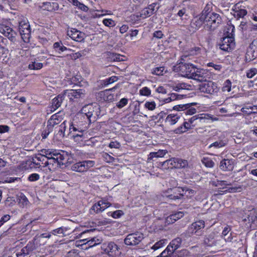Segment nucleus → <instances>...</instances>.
<instances>
[{
  "label": "nucleus",
  "mask_w": 257,
  "mask_h": 257,
  "mask_svg": "<svg viewBox=\"0 0 257 257\" xmlns=\"http://www.w3.org/2000/svg\"><path fill=\"white\" fill-rule=\"evenodd\" d=\"M97 106H94L92 104H88L84 106L80 112L76 115V118L81 119L82 124H90L95 122L98 115Z\"/></svg>",
  "instance_id": "nucleus-1"
},
{
  "label": "nucleus",
  "mask_w": 257,
  "mask_h": 257,
  "mask_svg": "<svg viewBox=\"0 0 257 257\" xmlns=\"http://www.w3.org/2000/svg\"><path fill=\"white\" fill-rule=\"evenodd\" d=\"M241 222L246 229H255L257 228V210L255 209L247 210Z\"/></svg>",
  "instance_id": "nucleus-2"
},
{
  "label": "nucleus",
  "mask_w": 257,
  "mask_h": 257,
  "mask_svg": "<svg viewBox=\"0 0 257 257\" xmlns=\"http://www.w3.org/2000/svg\"><path fill=\"white\" fill-rule=\"evenodd\" d=\"M185 188L181 187L169 188L168 190L164 192L165 194L162 195V201H168L169 200H178L184 196V192Z\"/></svg>",
  "instance_id": "nucleus-3"
},
{
  "label": "nucleus",
  "mask_w": 257,
  "mask_h": 257,
  "mask_svg": "<svg viewBox=\"0 0 257 257\" xmlns=\"http://www.w3.org/2000/svg\"><path fill=\"white\" fill-rule=\"evenodd\" d=\"M187 56H182L181 60L185 61L184 59H186ZM179 70L181 76L192 79L193 75L195 73L196 67L190 63H186L181 61L179 63Z\"/></svg>",
  "instance_id": "nucleus-4"
},
{
  "label": "nucleus",
  "mask_w": 257,
  "mask_h": 257,
  "mask_svg": "<svg viewBox=\"0 0 257 257\" xmlns=\"http://www.w3.org/2000/svg\"><path fill=\"white\" fill-rule=\"evenodd\" d=\"M234 29V27H232L231 32L229 33L228 32L227 33L228 34L222 38L218 44L219 46V48L223 50L224 51L229 52L233 50L235 47V42H234V38L233 36V34L232 32H233V30Z\"/></svg>",
  "instance_id": "nucleus-5"
},
{
  "label": "nucleus",
  "mask_w": 257,
  "mask_h": 257,
  "mask_svg": "<svg viewBox=\"0 0 257 257\" xmlns=\"http://www.w3.org/2000/svg\"><path fill=\"white\" fill-rule=\"evenodd\" d=\"M205 19V26L204 27L205 29L210 31L216 29L222 22L220 16L213 12L209 14Z\"/></svg>",
  "instance_id": "nucleus-6"
},
{
  "label": "nucleus",
  "mask_w": 257,
  "mask_h": 257,
  "mask_svg": "<svg viewBox=\"0 0 257 257\" xmlns=\"http://www.w3.org/2000/svg\"><path fill=\"white\" fill-rule=\"evenodd\" d=\"M199 89L201 92L209 94H213L218 91L217 84L211 81H206L199 84Z\"/></svg>",
  "instance_id": "nucleus-7"
},
{
  "label": "nucleus",
  "mask_w": 257,
  "mask_h": 257,
  "mask_svg": "<svg viewBox=\"0 0 257 257\" xmlns=\"http://www.w3.org/2000/svg\"><path fill=\"white\" fill-rule=\"evenodd\" d=\"M144 239V235L141 232H136L128 234L124 239V243L127 245H136Z\"/></svg>",
  "instance_id": "nucleus-8"
},
{
  "label": "nucleus",
  "mask_w": 257,
  "mask_h": 257,
  "mask_svg": "<svg viewBox=\"0 0 257 257\" xmlns=\"http://www.w3.org/2000/svg\"><path fill=\"white\" fill-rule=\"evenodd\" d=\"M168 153V151L167 150L162 149V167L166 169L177 168L176 166L177 161L176 158H172L164 160V159H165V155Z\"/></svg>",
  "instance_id": "nucleus-9"
},
{
  "label": "nucleus",
  "mask_w": 257,
  "mask_h": 257,
  "mask_svg": "<svg viewBox=\"0 0 257 257\" xmlns=\"http://www.w3.org/2000/svg\"><path fill=\"white\" fill-rule=\"evenodd\" d=\"M0 32L12 42L16 41L17 34L10 27L3 26L0 28Z\"/></svg>",
  "instance_id": "nucleus-10"
},
{
  "label": "nucleus",
  "mask_w": 257,
  "mask_h": 257,
  "mask_svg": "<svg viewBox=\"0 0 257 257\" xmlns=\"http://www.w3.org/2000/svg\"><path fill=\"white\" fill-rule=\"evenodd\" d=\"M111 204L109 202L101 200L92 206L90 209V213H92V211H93L96 213H99L104 211Z\"/></svg>",
  "instance_id": "nucleus-11"
},
{
  "label": "nucleus",
  "mask_w": 257,
  "mask_h": 257,
  "mask_svg": "<svg viewBox=\"0 0 257 257\" xmlns=\"http://www.w3.org/2000/svg\"><path fill=\"white\" fill-rule=\"evenodd\" d=\"M257 58V46L253 42L250 44L245 54V60L250 62Z\"/></svg>",
  "instance_id": "nucleus-12"
},
{
  "label": "nucleus",
  "mask_w": 257,
  "mask_h": 257,
  "mask_svg": "<svg viewBox=\"0 0 257 257\" xmlns=\"http://www.w3.org/2000/svg\"><path fill=\"white\" fill-rule=\"evenodd\" d=\"M208 75L205 70L196 68L192 79L203 83L207 81V78H208Z\"/></svg>",
  "instance_id": "nucleus-13"
},
{
  "label": "nucleus",
  "mask_w": 257,
  "mask_h": 257,
  "mask_svg": "<svg viewBox=\"0 0 257 257\" xmlns=\"http://www.w3.org/2000/svg\"><path fill=\"white\" fill-rule=\"evenodd\" d=\"M101 248L105 252L109 254L110 252L113 253L118 249L117 245L113 242H106L103 243Z\"/></svg>",
  "instance_id": "nucleus-14"
},
{
  "label": "nucleus",
  "mask_w": 257,
  "mask_h": 257,
  "mask_svg": "<svg viewBox=\"0 0 257 257\" xmlns=\"http://www.w3.org/2000/svg\"><path fill=\"white\" fill-rule=\"evenodd\" d=\"M67 34L76 41L81 42L83 40L84 34L75 29H72L71 30L68 31Z\"/></svg>",
  "instance_id": "nucleus-15"
},
{
  "label": "nucleus",
  "mask_w": 257,
  "mask_h": 257,
  "mask_svg": "<svg viewBox=\"0 0 257 257\" xmlns=\"http://www.w3.org/2000/svg\"><path fill=\"white\" fill-rule=\"evenodd\" d=\"M204 227L205 222L202 220H199L192 223L188 228V231L191 233H194Z\"/></svg>",
  "instance_id": "nucleus-16"
},
{
  "label": "nucleus",
  "mask_w": 257,
  "mask_h": 257,
  "mask_svg": "<svg viewBox=\"0 0 257 257\" xmlns=\"http://www.w3.org/2000/svg\"><path fill=\"white\" fill-rule=\"evenodd\" d=\"M61 113V112H59L52 115L50 119L48 121L47 127H53L54 125L59 123L63 119Z\"/></svg>",
  "instance_id": "nucleus-17"
},
{
  "label": "nucleus",
  "mask_w": 257,
  "mask_h": 257,
  "mask_svg": "<svg viewBox=\"0 0 257 257\" xmlns=\"http://www.w3.org/2000/svg\"><path fill=\"white\" fill-rule=\"evenodd\" d=\"M219 167L222 171H232L234 168L233 162L232 160L223 159L220 162Z\"/></svg>",
  "instance_id": "nucleus-18"
},
{
  "label": "nucleus",
  "mask_w": 257,
  "mask_h": 257,
  "mask_svg": "<svg viewBox=\"0 0 257 257\" xmlns=\"http://www.w3.org/2000/svg\"><path fill=\"white\" fill-rule=\"evenodd\" d=\"M34 248V244L33 243L29 242L21 250L20 252L17 253V257H24L32 252Z\"/></svg>",
  "instance_id": "nucleus-19"
},
{
  "label": "nucleus",
  "mask_w": 257,
  "mask_h": 257,
  "mask_svg": "<svg viewBox=\"0 0 257 257\" xmlns=\"http://www.w3.org/2000/svg\"><path fill=\"white\" fill-rule=\"evenodd\" d=\"M205 18L204 16H199L196 17L191 22V26L192 27H194L196 29L200 28L203 24L205 26Z\"/></svg>",
  "instance_id": "nucleus-20"
},
{
  "label": "nucleus",
  "mask_w": 257,
  "mask_h": 257,
  "mask_svg": "<svg viewBox=\"0 0 257 257\" xmlns=\"http://www.w3.org/2000/svg\"><path fill=\"white\" fill-rule=\"evenodd\" d=\"M114 87L111 89L100 91L98 93V96L103 101H111L113 99V95L109 94L110 91H112L115 89Z\"/></svg>",
  "instance_id": "nucleus-21"
},
{
  "label": "nucleus",
  "mask_w": 257,
  "mask_h": 257,
  "mask_svg": "<svg viewBox=\"0 0 257 257\" xmlns=\"http://www.w3.org/2000/svg\"><path fill=\"white\" fill-rule=\"evenodd\" d=\"M41 8L43 10L52 12L57 10L59 8V5L57 3L47 2L43 3L41 6Z\"/></svg>",
  "instance_id": "nucleus-22"
},
{
  "label": "nucleus",
  "mask_w": 257,
  "mask_h": 257,
  "mask_svg": "<svg viewBox=\"0 0 257 257\" xmlns=\"http://www.w3.org/2000/svg\"><path fill=\"white\" fill-rule=\"evenodd\" d=\"M84 90L82 89H71L68 90L67 92L68 96L70 97V99L72 98H78L80 97H83L84 95Z\"/></svg>",
  "instance_id": "nucleus-23"
},
{
  "label": "nucleus",
  "mask_w": 257,
  "mask_h": 257,
  "mask_svg": "<svg viewBox=\"0 0 257 257\" xmlns=\"http://www.w3.org/2000/svg\"><path fill=\"white\" fill-rule=\"evenodd\" d=\"M215 235L216 233L214 232H212L206 236L204 240V244L208 246L216 245V241L215 240Z\"/></svg>",
  "instance_id": "nucleus-24"
},
{
  "label": "nucleus",
  "mask_w": 257,
  "mask_h": 257,
  "mask_svg": "<svg viewBox=\"0 0 257 257\" xmlns=\"http://www.w3.org/2000/svg\"><path fill=\"white\" fill-rule=\"evenodd\" d=\"M64 99V95H58L55 97L53 100L51 104V109H53V110H56L61 106V104ZM51 111H53L51 109Z\"/></svg>",
  "instance_id": "nucleus-25"
},
{
  "label": "nucleus",
  "mask_w": 257,
  "mask_h": 257,
  "mask_svg": "<svg viewBox=\"0 0 257 257\" xmlns=\"http://www.w3.org/2000/svg\"><path fill=\"white\" fill-rule=\"evenodd\" d=\"M53 48L55 52L58 54H61L62 52L67 51L70 50V49L66 48L63 44L61 41L57 42L54 43Z\"/></svg>",
  "instance_id": "nucleus-26"
},
{
  "label": "nucleus",
  "mask_w": 257,
  "mask_h": 257,
  "mask_svg": "<svg viewBox=\"0 0 257 257\" xmlns=\"http://www.w3.org/2000/svg\"><path fill=\"white\" fill-rule=\"evenodd\" d=\"M152 15V11H149L148 7L144 8L141 11L140 16L133 15L131 16L135 20H138L139 18H145Z\"/></svg>",
  "instance_id": "nucleus-27"
},
{
  "label": "nucleus",
  "mask_w": 257,
  "mask_h": 257,
  "mask_svg": "<svg viewBox=\"0 0 257 257\" xmlns=\"http://www.w3.org/2000/svg\"><path fill=\"white\" fill-rule=\"evenodd\" d=\"M20 34L21 35L22 39L25 42H29L31 35V28L24 30H21Z\"/></svg>",
  "instance_id": "nucleus-28"
},
{
  "label": "nucleus",
  "mask_w": 257,
  "mask_h": 257,
  "mask_svg": "<svg viewBox=\"0 0 257 257\" xmlns=\"http://www.w3.org/2000/svg\"><path fill=\"white\" fill-rule=\"evenodd\" d=\"M179 119L180 116L178 114H169L165 118V122L169 124L173 125L175 124Z\"/></svg>",
  "instance_id": "nucleus-29"
},
{
  "label": "nucleus",
  "mask_w": 257,
  "mask_h": 257,
  "mask_svg": "<svg viewBox=\"0 0 257 257\" xmlns=\"http://www.w3.org/2000/svg\"><path fill=\"white\" fill-rule=\"evenodd\" d=\"M71 169L75 172H86L85 169L84 168V166H83V164L82 163V162H77L74 164H73L71 167Z\"/></svg>",
  "instance_id": "nucleus-30"
},
{
  "label": "nucleus",
  "mask_w": 257,
  "mask_h": 257,
  "mask_svg": "<svg viewBox=\"0 0 257 257\" xmlns=\"http://www.w3.org/2000/svg\"><path fill=\"white\" fill-rule=\"evenodd\" d=\"M170 96L167 98H162V101L165 103L170 102L173 100H175L178 99H181L183 95H179L176 93H171L169 94Z\"/></svg>",
  "instance_id": "nucleus-31"
},
{
  "label": "nucleus",
  "mask_w": 257,
  "mask_h": 257,
  "mask_svg": "<svg viewBox=\"0 0 257 257\" xmlns=\"http://www.w3.org/2000/svg\"><path fill=\"white\" fill-rule=\"evenodd\" d=\"M190 255V252L186 249L180 250H176L173 254V257H189Z\"/></svg>",
  "instance_id": "nucleus-32"
},
{
  "label": "nucleus",
  "mask_w": 257,
  "mask_h": 257,
  "mask_svg": "<svg viewBox=\"0 0 257 257\" xmlns=\"http://www.w3.org/2000/svg\"><path fill=\"white\" fill-rule=\"evenodd\" d=\"M190 125L187 123V121H184L181 125L174 130L176 134H181L185 132L189 129Z\"/></svg>",
  "instance_id": "nucleus-33"
},
{
  "label": "nucleus",
  "mask_w": 257,
  "mask_h": 257,
  "mask_svg": "<svg viewBox=\"0 0 257 257\" xmlns=\"http://www.w3.org/2000/svg\"><path fill=\"white\" fill-rule=\"evenodd\" d=\"M89 53V49H84L82 51H80L77 53L72 54L70 55L71 59L76 60L82 56H84L86 55L87 53Z\"/></svg>",
  "instance_id": "nucleus-34"
},
{
  "label": "nucleus",
  "mask_w": 257,
  "mask_h": 257,
  "mask_svg": "<svg viewBox=\"0 0 257 257\" xmlns=\"http://www.w3.org/2000/svg\"><path fill=\"white\" fill-rule=\"evenodd\" d=\"M74 6L77 7L80 10L87 12L88 10V8L84 5V4L80 3L78 0H68Z\"/></svg>",
  "instance_id": "nucleus-35"
},
{
  "label": "nucleus",
  "mask_w": 257,
  "mask_h": 257,
  "mask_svg": "<svg viewBox=\"0 0 257 257\" xmlns=\"http://www.w3.org/2000/svg\"><path fill=\"white\" fill-rule=\"evenodd\" d=\"M195 103H187L185 104H179L177 105H175L173 107V109L177 110V111H182V110H186L187 108L190 107L193 105H195Z\"/></svg>",
  "instance_id": "nucleus-36"
},
{
  "label": "nucleus",
  "mask_w": 257,
  "mask_h": 257,
  "mask_svg": "<svg viewBox=\"0 0 257 257\" xmlns=\"http://www.w3.org/2000/svg\"><path fill=\"white\" fill-rule=\"evenodd\" d=\"M41 152L44 158L48 159V157L55 156L56 154V150H50V149H42Z\"/></svg>",
  "instance_id": "nucleus-37"
},
{
  "label": "nucleus",
  "mask_w": 257,
  "mask_h": 257,
  "mask_svg": "<svg viewBox=\"0 0 257 257\" xmlns=\"http://www.w3.org/2000/svg\"><path fill=\"white\" fill-rule=\"evenodd\" d=\"M241 111L247 114L255 113L257 112V105H253L251 108H248L247 106L242 108Z\"/></svg>",
  "instance_id": "nucleus-38"
},
{
  "label": "nucleus",
  "mask_w": 257,
  "mask_h": 257,
  "mask_svg": "<svg viewBox=\"0 0 257 257\" xmlns=\"http://www.w3.org/2000/svg\"><path fill=\"white\" fill-rule=\"evenodd\" d=\"M55 157H56V159L57 160L58 165H60L66 164L65 157L63 154H61L56 151Z\"/></svg>",
  "instance_id": "nucleus-39"
},
{
  "label": "nucleus",
  "mask_w": 257,
  "mask_h": 257,
  "mask_svg": "<svg viewBox=\"0 0 257 257\" xmlns=\"http://www.w3.org/2000/svg\"><path fill=\"white\" fill-rule=\"evenodd\" d=\"M70 130H73V131L76 132L78 131V132L82 134L83 132L84 131L83 128H81V127H79L78 125H76L74 124V123H73L72 125L70 127ZM82 136V134H76L74 135L73 137L74 138H75L76 137H81Z\"/></svg>",
  "instance_id": "nucleus-40"
},
{
  "label": "nucleus",
  "mask_w": 257,
  "mask_h": 257,
  "mask_svg": "<svg viewBox=\"0 0 257 257\" xmlns=\"http://www.w3.org/2000/svg\"><path fill=\"white\" fill-rule=\"evenodd\" d=\"M43 63L35 61L29 64L28 68L31 70H39L43 67Z\"/></svg>",
  "instance_id": "nucleus-41"
},
{
  "label": "nucleus",
  "mask_w": 257,
  "mask_h": 257,
  "mask_svg": "<svg viewBox=\"0 0 257 257\" xmlns=\"http://www.w3.org/2000/svg\"><path fill=\"white\" fill-rule=\"evenodd\" d=\"M182 238L180 237H177L172 240L170 243L171 244V245H172V246H173V248L176 250L180 246Z\"/></svg>",
  "instance_id": "nucleus-42"
},
{
  "label": "nucleus",
  "mask_w": 257,
  "mask_h": 257,
  "mask_svg": "<svg viewBox=\"0 0 257 257\" xmlns=\"http://www.w3.org/2000/svg\"><path fill=\"white\" fill-rule=\"evenodd\" d=\"M202 162L206 167L212 168L214 165V162L208 158H203Z\"/></svg>",
  "instance_id": "nucleus-43"
},
{
  "label": "nucleus",
  "mask_w": 257,
  "mask_h": 257,
  "mask_svg": "<svg viewBox=\"0 0 257 257\" xmlns=\"http://www.w3.org/2000/svg\"><path fill=\"white\" fill-rule=\"evenodd\" d=\"M58 135H59L60 137H64V132L66 128L65 125V121L62 122L58 127Z\"/></svg>",
  "instance_id": "nucleus-44"
},
{
  "label": "nucleus",
  "mask_w": 257,
  "mask_h": 257,
  "mask_svg": "<svg viewBox=\"0 0 257 257\" xmlns=\"http://www.w3.org/2000/svg\"><path fill=\"white\" fill-rule=\"evenodd\" d=\"M231 82L229 79H227L224 82L222 90L223 92H229L231 90Z\"/></svg>",
  "instance_id": "nucleus-45"
},
{
  "label": "nucleus",
  "mask_w": 257,
  "mask_h": 257,
  "mask_svg": "<svg viewBox=\"0 0 257 257\" xmlns=\"http://www.w3.org/2000/svg\"><path fill=\"white\" fill-rule=\"evenodd\" d=\"M247 14V11L245 9H239L234 12V17L237 18H243Z\"/></svg>",
  "instance_id": "nucleus-46"
},
{
  "label": "nucleus",
  "mask_w": 257,
  "mask_h": 257,
  "mask_svg": "<svg viewBox=\"0 0 257 257\" xmlns=\"http://www.w3.org/2000/svg\"><path fill=\"white\" fill-rule=\"evenodd\" d=\"M176 161H177L176 165L177 168H185L188 166V162L187 160L176 159Z\"/></svg>",
  "instance_id": "nucleus-47"
},
{
  "label": "nucleus",
  "mask_w": 257,
  "mask_h": 257,
  "mask_svg": "<svg viewBox=\"0 0 257 257\" xmlns=\"http://www.w3.org/2000/svg\"><path fill=\"white\" fill-rule=\"evenodd\" d=\"M205 114H200L198 115H195L196 116V122L197 124V125H199L202 123L205 122V119L206 118L205 117Z\"/></svg>",
  "instance_id": "nucleus-48"
},
{
  "label": "nucleus",
  "mask_w": 257,
  "mask_h": 257,
  "mask_svg": "<svg viewBox=\"0 0 257 257\" xmlns=\"http://www.w3.org/2000/svg\"><path fill=\"white\" fill-rule=\"evenodd\" d=\"M28 28H30V25L29 23L25 21H22L19 22V32H20L21 30H24Z\"/></svg>",
  "instance_id": "nucleus-49"
},
{
  "label": "nucleus",
  "mask_w": 257,
  "mask_h": 257,
  "mask_svg": "<svg viewBox=\"0 0 257 257\" xmlns=\"http://www.w3.org/2000/svg\"><path fill=\"white\" fill-rule=\"evenodd\" d=\"M196 116L195 115L193 116L190 119H189L188 121H187V123L188 124L189 126V129L192 128L196 126H197V124L196 122Z\"/></svg>",
  "instance_id": "nucleus-50"
},
{
  "label": "nucleus",
  "mask_w": 257,
  "mask_h": 257,
  "mask_svg": "<svg viewBox=\"0 0 257 257\" xmlns=\"http://www.w3.org/2000/svg\"><path fill=\"white\" fill-rule=\"evenodd\" d=\"M85 169L86 171H87L89 168L92 167L95 165V162L93 161L87 160V161H82Z\"/></svg>",
  "instance_id": "nucleus-51"
},
{
  "label": "nucleus",
  "mask_w": 257,
  "mask_h": 257,
  "mask_svg": "<svg viewBox=\"0 0 257 257\" xmlns=\"http://www.w3.org/2000/svg\"><path fill=\"white\" fill-rule=\"evenodd\" d=\"M108 214L114 218H118L123 214V213L122 210H117L112 212H109Z\"/></svg>",
  "instance_id": "nucleus-52"
},
{
  "label": "nucleus",
  "mask_w": 257,
  "mask_h": 257,
  "mask_svg": "<svg viewBox=\"0 0 257 257\" xmlns=\"http://www.w3.org/2000/svg\"><path fill=\"white\" fill-rule=\"evenodd\" d=\"M118 78L116 76H113L103 80V83L104 86H106L117 80Z\"/></svg>",
  "instance_id": "nucleus-53"
},
{
  "label": "nucleus",
  "mask_w": 257,
  "mask_h": 257,
  "mask_svg": "<svg viewBox=\"0 0 257 257\" xmlns=\"http://www.w3.org/2000/svg\"><path fill=\"white\" fill-rule=\"evenodd\" d=\"M57 164V160L56 159V157H48V160L44 163L45 166H47L49 165H54V164Z\"/></svg>",
  "instance_id": "nucleus-54"
},
{
  "label": "nucleus",
  "mask_w": 257,
  "mask_h": 257,
  "mask_svg": "<svg viewBox=\"0 0 257 257\" xmlns=\"http://www.w3.org/2000/svg\"><path fill=\"white\" fill-rule=\"evenodd\" d=\"M100 241V239L97 238V237H93L91 238L90 240H88L87 243L90 246H93L99 244Z\"/></svg>",
  "instance_id": "nucleus-55"
},
{
  "label": "nucleus",
  "mask_w": 257,
  "mask_h": 257,
  "mask_svg": "<svg viewBox=\"0 0 257 257\" xmlns=\"http://www.w3.org/2000/svg\"><path fill=\"white\" fill-rule=\"evenodd\" d=\"M161 38V31H157L154 33L152 41L154 43H159V39Z\"/></svg>",
  "instance_id": "nucleus-56"
},
{
  "label": "nucleus",
  "mask_w": 257,
  "mask_h": 257,
  "mask_svg": "<svg viewBox=\"0 0 257 257\" xmlns=\"http://www.w3.org/2000/svg\"><path fill=\"white\" fill-rule=\"evenodd\" d=\"M128 102L127 99L125 98H123L121 99L117 103L116 106L119 108H121L124 106H125Z\"/></svg>",
  "instance_id": "nucleus-57"
},
{
  "label": "nucleus",
  "mask_w": 257,
  "mask_h": 257,
  "mask_svg": "<svg viewBox=\"0 0 257 257\" xmlns=\"http://www.w3.org/2000/svg\"><path fill=\"white\" fill-rule=\"evenodd\" d=\"M65 230V228H64L63 227H61L58 228H57V229L52 230V231L51 232V233L54 235H56L57 234H63Z\"/></svg>",
  "instance_id": "nucleus-58"
},
{
  "label": "nucleus",
  "mask_w": 257,
  "mask_h": 257,
  "mask_svg": "<svg viewBox=\"0 0 257 257\" xmlns=\"http://www.w3.org/2000/svg\"><path fill=\"white\" fill-rule=\"evenodd\" d=\"M225 145H226V143H224L223 141H219V142L216 141V142L212 143V144H211L209 146V148H211L212 147H215V148H219L225 146Z\"/></svg>",
  "instance_id": "nucleus-59"
},
{
  "label": "nucleus",
  "mask_w": 257,
  "mask_h": 257,
  "mask_svg": "<svg viewBox=\"0 0 257 257\" xmlns=\"http://www.w3.org/2000/svg\"><path fill=\"white\" fill-rule=\"evenodd\" d=\"M40 179V175L37 173H33L29 175L28 179L29 181L34 182Z\"/></svg>",
  "instance_id": "nucleus-60"
},
{
  "label": "nucleus",
  "mask_w": 257,
  "mask_h": 257,
  "mask_svg": "<svg viewBox=\"0 0 257 257\" xmlns=\"http://www.w3.org/2000/svg\"><path fill=\"white\" fill-rule=\"evenodd\" d=\"M140 93L142 95L148 96L151 94V90L148 87H145L140 90Z\"/></svg>",
  "instance_id": "nucleus-61"
},
{
  "label": "nucleus",
  "mask_w": 257,
  "mask_h": 257,
  "mask_svg": "<svg viewBox=\"0 0 257 257\" xmlns=\"http://www.w3.org/2000/svg\"><path fill=\"white\" fill-rule=\"evenodd\" d=\"M209 9H210V8L209 7V6L206 5V7L204 8V10L202 11L200 15L202 16L203 17L204 16L205 17H207L208 16H209V14L212 13L209 11Z\"/></svg>",
  "instance_id": "nucleus-62"
},
{
  "label": "nucleus",
  "mask_w": 257,
  "mask_h": 257,
  "mask_svg": "<svg viewBox=\"0 0 257 257\" xmlns=\"http://www.w3.org/2000/svg\"><path fill=\"white\" fill-rule=\"evenodd\" d=\"M168 183L169 184H167V185L171 188H173V187H176L178 185L177 181L174 178H173L169 179Z\"/></svg>",
  "instance_id": "nucleus-63"
},
{
  "label": "nucleus",
  "mask_w": 257,
  "mask_h": 257,
  "mask_svg": "<svg viewBox=\"0 0 257 257\" xmlns=\"http://www.w3.org/2000/svg\"><path fill=\"white\" fill-rule=\"evenodd\" d=\"M165 250L167 251V253L171 255L172 257H173V254L174 252L176 251V250L175 249L172 245H171L170 243L168 245Z\"/></svg>",
  "instance_id": "nucleus-64"
}]
</instances>
